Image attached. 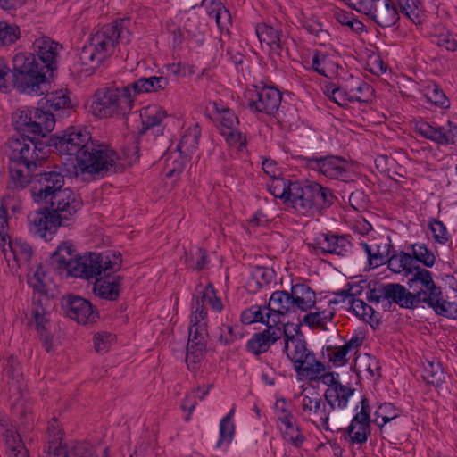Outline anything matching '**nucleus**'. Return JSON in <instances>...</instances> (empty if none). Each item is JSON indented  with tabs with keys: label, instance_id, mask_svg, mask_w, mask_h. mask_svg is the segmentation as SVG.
Instances as JSON below:
<instances>
[{
	"label": "nucleus",
	"instance_id": "f257e3e1",
	"mask_svg": "<svg viewBox=\"0 0 457 457\" xmlns=\"http://www.w3.org/2000/svg\"><path fill=\"white\" fill-rule=\"evenodd\" d=\"M399 306L404 309H432L436 315L457 319V304L448 301L442 287L434 280V274L426 268H417L407 280V287L398 283Z\"/></svg>",
	"mask_w": 457,
	"mask_h": 457
},
{
	"label": "nucleus",
	"instance_id": "f03ea898",
	"mask_svg": "<svg viewBox=\"0 0 457 457\" xmlns=\"http://www.w3.org/2000/svg\"><path fill=\"white\" fill-rule=\"evenodd\" d=\"M129 21L117 20L104 25L96 32L82 47L79 59L85 70H95L111 57L119 44V40L129 41L127 29Z\"/></svg>",
	"mask_w": 457,
	"mask_h": 457
},
{
	"label": "nucleus",
	"instance_id": "7ed1b4c3",
	"mask_svg": "<svg viewBox=\"0 0 457 457\" xmlns=\"http://www.w3.org/2000/svg\"><path fill=\"white\" fill-rule=\"evenodd\" d=\"M36 185L31 189L33 200L44 205L65 206L72 212H78L82 201L78 194L70 187H63L64 176L60 170H53L35 174Z\"/></svg>",
	"mask_w": 457,
	"mask_h": 457
},
{
	"label": "nucleus",
	"instance_id": "20e7f679",
	"mask_svg": "<svg viewBox=\"0 0 457 457\" xmlns=\"http://www.w3.org/2000/svg\"><path fill=\"white\" fill-rule=\"evenodd\" d=\"M335 200L332 190L317 182H307L304 185L294 182L287 205L300 215L314 217L323 214Z\"/></svg>",
	"mask_w": 457,
	"mask_h": 457
},
{
	"label": "nucleus",
	"instance_id": "39448f33",
	"mask_svg": "<svg viewBox=\"0 0 457 457\" xmlns=\"http://www.w3.org/2000/svg\"><path fill=\"white\" fill-rule=\"evenodd\" d=\"M118 154L109 145L91 140L81 152L75 168L81 174H89L94 178H104L123 169L119 162Z\"/></svg>",
	"mask_w": 457,
	"mask_h": 457
},
{
	"label": "nucleus",
	"instance_id": "423d86ee",
	"mask_svg": "<svg viewBox=\"0 0 457 457\" xmlns=\"http://www.w3.org/2000/svg\"><path fill=\"white\" fill-rule=\"evenodd\" d=\"M13 87L27 94H38L46 72L33 53H19L12 59Z\"/></svg>",
	"mask_w": 457,
	"mask_h": 457
},
{
	"label": "nucleus",
	"instance_id": "0eeeda50",
	"mask_svg": "<svg viewBox=\"0 0 457 457\" xmlns=\"http://www.w3.org/2000/svg\"><path fill=\"white\" fill-rule=\"evenodd\" d=\"M64 432L57 419L53 418L47 425L44 451L54 457H92L98 455L97 448L86 441L63 443Z\"/></svg>",
	"mask_w": 457,
	"mask_h": 457
},
{
	"label": "nucleus",
	"instance_id": "6e6552de",
	"mask_svg": "<svg viewBox=\"0 0 457 457\" xmlns=\"http://www.w3.org/2000/svg\"><path fill=\"white\" fill-rule=\"evenodd\" d=\"M95 96L91 108L94 115L99 118L125 115L134 105V98L129 85L98 89Z\"/></svg>",
	"mask_w": 457,
	"mask_h": 457
},
{
	"label": "nucleus",
	"instance_id": "1a4fd4ad",
	"mask_svg": "<svg viewBox=\"0 0 457 457\" xmlns=\"http://www.w3.org/2000/svg\"><path fill=\"white\" fill-rule=\"evenodd\" d=\"M76 212L62 205L60 211L55 206L45 205L42 209L29 214V232L46 241H50L59 227L70 225Z\"/></svg>",
	"mask_w": 457,
	"mask_h": 457
},
{
	"label": "nucleus",
	"instance_id": "9d476101",
	"mask_svg": "<svg viewBox=\"0 0 457 457\" xmlns=\"http://www.w3.org/2000/svg\"><path fill=\"white\" fill-rule=\"evenodd\" d=\"M70 270L69 277L87 280L96 279L104 273H113L121 267V254L115 252L103 253H89L75 259Z\"/></svg>",
	"mask_w": 457,
	"mask_h": 457
},
{
	"label": "nucleus",
	"instance_id": "9b49d317",
	"mask_svg": "<svg viewBox=\"0 0 457 457\" xmlns=\"http://www.w3.org/2000/svg\"><path fill=\"white\" fill-rule=\"evenodd\" d=\"M284 351L298 375L312 380L326 370L324 363L318 361L313 352L307 348L306 341L298 336H289L287 333Z\"/></svg>",
	"mask_w": 457,
	"mask_h": 457
},
{
	"label": "nucleus",
	"instance_id": "f8f14e48",
	"mask_svg": "<svg viewBox=\"0 0 457 457\" xmlns=\"http://www.w3.org/2000/svg\"><path fill=\"white\" fill-rule=\"evenodd\" d=\"M351 9L370 17L381 28L395 26L400 14L394 0H343Z\"/></svg>",
	"mask_w": 457,
	"mask_h": 457
},
{
	"label": "nucleus",
	"instance_id": "ddd939ff",
	"mask_svg": "<svg viewBox=\"0 0 457 457\" xmlns=\"http://www.w3.org/2000/svg\"><path fill=\"white\" fill-rule=\"evenodd\" d=\"M42 144H37L28 135L12 138L9 146L12 149L11 161L13 164L23 165L29 172H34L46 159Z\"/></svg>",
	"mask_w": 457,
	"mask_h": 457
},
{
	"label": "nucleus",
	"instance_id": "4468645a",
	"mask_svg": "<svg viewBox=\"0 0 457 457\" xmlns=\"http://www.w3.org/2000/svg\"><path fill=\"white\" fill-rule=\"evenodd\" d=\"M91 140V134L86 129L69 127L61 136H55L51 138V145L54 146L56 151L62 155H74L77 162L81 152L85 150Z\"/></svg>",
	"mask_w": 457,
	"mask_h": 457
},
{
	"label": "nucleus",
	"instance_id": "2eb2a0df",
	"mask_svg": "<svg viewBox=\"0 0 457 457\" xmlns=\"http://www.w3.org/2000/svg\"><path fill=\"white\" fill-rule=\"evenodd\" d=\"M248 107L253 112L274 115L282 100L281 92L273 86L253 85L247 92Z\"/></svg>",
	"mask_w": 457,
	"mask_h": 457
},
{
	"label": "nucleus",
	"instance_id": "dca6fc26",
	"mask_svg": "<svg viewBox=\"0 0 457 457\" xmlns=\"http://www.w3.org/2000/svg\"><path fill=\"white\" fill-rule=\"evenodd\" d=\"M303 161L307 168L330 179L346 180L349 177V165L347 161L338 156L304 157Z\"/></svg>",
	"mask_w": 457,
	"mask_h": 457
},
{
	"label": "nucleus",
	"instance_id": "f3484780",
	"mask_svg": "<svg viewBox=\"0 0 457 457\" xmlns=\"http://www.w3.org/2000/svg\"><path fill=\"white\" fill-rule=\"evenodd\" d=\"M302 410L317 428L332 430L328 423L329 416L333 411L332 407L327 403L326 400L323 401L318 392L312 390L303 395Z\"/></svg>",
	"mask_w": 457,
	"mask_h": 457
},
{
	"label": "nucleus",
	"instance_id": "a211bd4d",
	"mask_svg": "<svg viewBox=\"0 0 457 457\" xmlns=\"http://www.w3.org/2000/svg\"><path fill=\"white\" fill-rule=\"evenodd\" d=\"M62 306L67 316L78 323L84 325L93 323L98 318V313L94 310L92 303L79 295H69L64 296Z\"/></svg>",
	"mask_w": 457,
	"mask_h": 457
},
{
	"label": "nucleus",
	"instance_id": "6ab92c4d",
	"mask_svg": "<svg viewBox=\"0 0 457 457\" xmlns=\"http://www.w3.org/2000/svg\"><path fill=\"white\" fill-rule=\"evenodd\" d=\"M361 405L360 411L353 416L350 425L345 430L352 444L361 445L370 435V408L368 399L362 398Z\"/></svg>",
	"mask_w": 457,
	"mask_h": 457
},
{
	"label": "nucleus",
	"instance_id": "aec40b11",
	"mask_svg": "<svg viewBox=\"0 0 457 457\" xmlns=\"http://www.w3.org/2000/svg\"><path fill=\"white\" fill-rule=\"evenodd\" d=\"M32 49L46 73L57 70L60 53L62 50L60 43L49 37H41L33 42Z\"/></svg>",
	"mask_w": 457,
	"mask_h": 457
},
{
	"label": "nucleus",
	"instance_id": "412c9836",
	"mask_svg": "<svg viewBox=\"0 0 457 457\" xmlns=\"http://www.w3.org/2000/svg\"><path fill=\"white\" fill-rule=\"evenodd\" d=\"M287 330L278 325H269L262 332L254 333L247 341L246 350L254 354L260 355L269 351L270 346L281 337L286 338Z\"/></svg>",
	"mask_w": 457,
	"mask_h": 457
},
{
	"label": "nucleus",
	"instance_id": "4be33fe9",
	"mask_svg": "<svg viewBox=\"0 0 457 457\" xmlns=\"http://www.w3.org/2000/svg\"><path fill=\"white\" fill-rule=\"evenodd\" d=\"M415 129L423 137L440 145L454 144L457 140V125L450 120L447 122V129L436 127L426 121L417 122Z\"/></svg>",
	"mask_w": 457,
	"mask_h": 457
},
{
	"label": "nucleus",
	"instance_id": "5701e85b",
	"mask_svg": "<svg viewBox=\"0 0 457 457\" xmlns=\"http://www.w3.org/2000/svg\"><path fill=\"white\" fill-rule=\"evenodd\" d=\"M238 124V119L234 112L229 108H222L219 127L220 132L228 145L242 149L246 146V138L237 128Z\"/></svg>",
	"mask_w": 457,
	"mask_h": 457
},
{
	"label": "nucleus",
	"instance_id": "b1692460",
	"mask_svg": "<svg viewBox=\"0 0 457 457\" xmlns=\"http://www.w3.org/2000/svg\"><path fill=\"white\" fill-rule=\"evenodd\" d=\"M311 245L323 253L339 256H345L351 249V243L346 236H337L330 232L316 237Z\"/></svg>",
	"mask_w": 457,
	"mask_h": 457
},
{
	"label": "nucleus",
	"instance_id": "393cba45",
	"mask_svg": "<svg viewBox=\"0 0 457 457\" xmlns=\"http://www.w3.org/2000/svg\"><path fill=\"white\" fill-rule=\"evenodd\" d=\"M255 33L261 45L262 46L265 44L270 50V54H280L285 39L280 24L276 26H272L268 23L257 24Z\"/></svg>",
	"mask_w": 457,
	"mask_h": 457
},
{
	"label": "nucleus",
	"instance_id": "a878e982",
	"mask_svg": "<svg viewBox=\"0 0 457 457\" xmlns=\"http://www.w3.org/2000/svg\"><path fill=\"white\" fill-rule=\"evenodd\" d=\"M77 257L72 243L65 241L51 254L49 264L59 275L69 277L70 270Z\"/></svg>",
	"mask_w": 457,
	"mask_h": 457
},
{
	"label": "nucleus",
	"instance_id": "bb28decb",
	"mask_svg": "<svg viewBox=\"0 0 457 457\" xmlns=\"http://www.w3.org/2000/svg\"><path fill=\"white\" fill-rule=\"evenodd\" d=\"M266 311L272 313V323L278 325L281 316L289 312H295L297 309L294 302L292 293L285 290H277L270 297Z\"/></svg>",
	"mask_w": 457,
	"mask_h": 457
},
{
	"label": "nucleus",
	"instance_id": "cd10ccee",
	"mask_svg": "<svg viewBox=\"0 0 457 457\" xmlns=\"http://www.w3.org/2000/svg\"><path fill=\"white\" fill-rule=\"evenodd\" d=\"M208 332L189 331L187 345L186 362L189 369H195L203 361L207 345Z\"/></svg>",
	"mask_w": 457,
	"mask_h": 457
},
{
	"label": "nucleus",
	"instance_id": "c85d7f7f",
	"mask_svg": "<svg viewBox=\"0 0 457 457\" xmlns=\"http://www.w3.org/2000/svg\"><path fill=\"white\" fill-rule=\"evenodd\" d=\"M121 277L112 273H104L96 278L93 285V293L104 300L116 301L120 294Z\"/></svg>",
	"mask_w": 457,
	"mask_h": 457
},
{
	"label": "nucleus",
	"instance_id": "c756f323",
	"mask_svg": "<svg viewBox=\"0 0 457 457\" xmlns=\"http://www.w3.org/2000/svg\"><path fill=\"white\" fill-rule=\"evenodd\" d=\"M0 426L4 430L3 435L5 442L6 453L9 457H29V452L15 427L12 424H9L5 419L0 420Z\"/></svg>",
	"mask_w": 457,
	"mask_h": 457
},
{
	"label": "nucleus",
	"instance_id": "7c9ffc66",
	"mask_svg": "<svg viewBox=\"0 0 457 457\" xmlns=\"http://www.w3.org/2000/svg\"><path fill=\"white\" fill-rule=\"evenodd\" d=\"M46 107L48 112L55 114V117L69 116L74 105L67 91L59 90L51 92L46 96Z\"/></svg>",
	"mask_w": 457,
	"mask_h": 457
},
{
	"label": "nucleus",
	"instance_id": "2f4dec72",
	"mask_svg": "<svg viewBox=\"0 0 457 457\" xmlns=\"http://www.w3.org/2000/svg\"><path fill=\"white\" fill-rule=\"evenodd\" d=\"M207 331V309L202 294L195 291L191 302L190 327L189 331Z\"/></svg>",
	"mask_w": 457,
	"mask_h": 457
},
{
	"label": "nucleus",
	"instance_id": "473e14b6",
	"mask_svg": "<svg viewBox=\"0 0 457 457\" xmlns=\"http://www.w3.org/2000/svg\"><path fill=\"white\" fill-rule=\"evenodd\" d=\"M166 117V111L159 105H148L143 108L140 112L142 129L139 134H145L152 129H156L157 132H162V121Z\"/></svg>",
	"mask_w": 457,
	"mask_h": 457
},
{
	"label": "nucleus",
	"instance_id": "72a5a7b5",
	"mask_svg": "<svg viewBox=\"0 0 457 457\" xmlns=\"http://www.w3.org/2000/svg\"><path fill=\"white\" fill-rule=\"evenodd\" d=\"M387 267L395 274L404 272L408 278L415 273L417 268H421L420 265L413 263L411 253L403 251H394L387 260Z\"/></svg>",
	"mask_w": 457,
	"mask_h": 457
},
{
	"label": "nucleus",
	"instance_id": "f704fd0d",
	"mask_svg": "<svg viewBox=\"0 0 457 457\" xmlns=\"http://www.w3.org/2000/svg\"><path fill=\"white\" fill-rule=\"evenodd\" d=\"M6 249L9 259H12L18 267L28 265L33 254L31 246L21 239H10ZM8 265L11 266V262Z\"/></svg>",
	"mask_w": 457,
	"mask_h": 457
},
{
	"label": "nucleus",
	"instance_id": "c9c22d12",
	"mask_svg": "<svg viewBox=\"0 0 457 457\" xmlns=\"http://www.w3.org/2000/svg\"><path fill=\"white\" fill-rule=\"evenodd\" d=\"M169 85V80L163 76L142 77L129 84L133 98L140 93H151L163 90Z\"/></svg>",
	"mask_w": 457,
	"mask_h": 457
},
{
	"label": "nucleus",
	"instance_id": "e433bc0d",
	"mask_svg": "<svg viewBox=\"0 0 457 457\" xmlns=\"http://www.w3.org/2000/svg\"><path fill=\"white\" fill-rule=\"evenodd\" d=\"M354 389L350 386L337 385L332 388H327L324 393V399L332 407L343 409L347 406L350 397L353 395Z\"/></svg>",
	"mask_w": 457,
	"mask_h": 457
},
{
	"label": "nucleus",
	"instance_id": "4c0bfd02",
	"mask_svg": "<svg viewBox=\"0 0 457 457\" xmlns=\"http://www.w3.org/2000/svg\"><path fill=\"white\" fill-rule=\"evenodd\" d=\"M291 293L296 309L302 312L311 310L316 303L315 292L305 284H295L291 287Z\"/></svg>",
	"mask_w": 457,
	"mask_h": 457
},
{
	"label": "nucleus",
	"instance_id": "58836bf2",
	"mask_svg": "<svg viewBox=\"0 0 457 457\" xmlns=\"http://www.w3.org/2000/svg\"><path fill=\"white\" fill-rule=\"evenodd\" d=\"M32 314L43 346L46 352H49L52 349V337L46 328V325L49 320L48 318L46 317L47 313L45 308L39 303L34 302Z\"/></svg>",
	"mask_w": 457,
	"mask_h": 457
},
{
	"label": "nucleus",
	"instance_id": "ea45409f",
	"mask_svg": "<svg viewBox=\"0 0 457 457\" xmlns=\"http://www.w3.org/2000/svg\"><path fill=\"white\" fill-rule=\"evenodd\" d=\"M55 114L41 108H34L32 125L33 136L46 137L47 133L54 129Z\"/></svg>",
	"mask_w": 457,
	"mask_h": 457
},
{
	"label": "nucleus",
	"instance_id": "a19ab883",
	"mask_svg": "<svg viewBox=\"0 0 457 457\" xmlns=\"http://www.w3.org/2000/svg\"><path fill=\"white\" fill-rule=\"evenodd\" d=\"M350 311H352L360 319L369 323L373 328L379 325V313L374 311L371 306L367 304L361 299H352L350 301Z\"/></svg>",
	"mask_w": 457,
	"mask_h": 457
},
{
	"label": "nucleus",
	"instance_id": "79ce46f5",
	"mask_svg": "<svg viewBox=\"0 0 457 457\" xmlns=\"http://www.w3.org/2000/svg\"><path fill=\"white\" fill-rule=\"evenodd\" d=\"M399 411L390 403H382L375 411L374 422L380 428L381 432H389L388 423L399 419Z\"/></svg>",
	"mask_w": 457,
	"mask_h": 457
},
{
	"label": "nucleus",
	"instance_id": "37998d69",
	"mask_svg": "<svg viewBox=\"0 0 457 457\" xmlns=\"http://www.w3.org/2000/svg\"><path fill=\"white\" fill-rule=\"evenodd\" d=\"M395 287H398V283L383 284L378 288L370 289L366 293V299L370 303H379L382 299L390 300L399 305V297L396 296L398 293H395L398 290Z\"/></svg>",
	"mask_w": 457,
	"mask_h": 457
},
{
	"label": "nucleus",
	"instance_id": "c03bdc74",
	"mask_svg": "<svg viewBox=\"0 0 457 457\" xmlns=\"http://www.w3.org/2000/svg\"><path fill=\"white\" fill-rule=\"evenodd\" d=\"M275 277V271L272 269L257 266L251 274V278L247 282L248 290L256 292L260 288L271 283Z\"/></svg>",
	"mask_w": 457,
	"mask_h": 457
},
{
	"label": "nucleus",
	"instance_id": "a18cd8bd",
	"mask_svg": "<svg viewBox=\"0 0 457 457\" xmlns=\"http://www.w3.org/2000/svg\"><path fill=\"white\" fill-rule=\"evenodd\" d=\"M396 6L401 12L412 23L421 24L423 17V6L420 0H395Z\"/></svg>",
	"mask_w": 457,
	"mask_h": 457
},
{
	"label": "nucleus",
	"instance_id": "49530a36",
	"mask_svg": "<svg viewBox=\"0 0 457 457\" xmlns=\"http://www.w3.org/2000/svg\"><path fill=\"white\" fill-rule=\"evenodd\" d=\"M200 135L198 125L188 128L179 140L177 149L185 156L191 155L198 146Z\"/></svg>",
	"mask_w": 457,
	"mask_h": 457
},
{
	"label": "nucleus",
	"instance_id": "de8ad7c7",
	"mask_svg": "<svg viewBox=\"0 0 457 457\" xmlns=\"http://www.w3.org/2000/svg\"><path fill=\"white\" fill-rule=\"evenodd\" d=\"M262 309L259 305H252L245 309L241 313V321L245 325H251L255 322H261L265 324L267 327L272 325V313L269 311L263 312Z\"/></svg>",
	"mask_w": 457,
	"mask_h": 457
},
{
	"label": "nucleus",
	"instance_id": "09e8293b",
	"mask_svg": "<svg viewBox=\"0 0 457 457\" xmlns=\"http://www.w3.org/2000/svg\"><path fill=\"white\" fill-rule=\"evenodd\" d=\"M9 196H5L1 201L0 205V250L4 255V258L8 263H10V259L8 257L6 244L9 241L11 237L9 236V224H8V217H7V205H8Z\"/></svg>",
	"mask_w": 457,
	"mask_h": 457
},
{
	"label": "nucleus",
	"instance_id": "8fccbe9b",
	"mask_svg": "<svg viewBox=\"0 0 457 457\" xmlns=\"http://www.w3.org/2000/svg\"><path fill=\"white\" fill-rule=\"evenodd\" d=\"M34 108L24 107L16 111L13 113L12 120L15 129L21 132V135L29 133L33 135V121Z\"/></svg>",
	"mask_w": 457,
	"mask_h": 457
},
{
	"label": "nucleus",
	"instance_id": "3c124183",
	"mask_svg": "<svg viewBox=\"0 0 457 457\" xmlns=\"http://www.w3.org/2000/svg\"><path fill=\"white\" fill-rule=\"evenodd\" d=\"M423 95L428 102L436 107L442 109H447L450 107V100L438 84H428L424 87Z\"/></svg>",
	"mask_w": 457,
	"mask_h": 457
},
{
	"label": "nucleus",
	"instance_id": "603ef678",
	"mask_svg": "<svg viewBox=\"0 0 457 457\" xmlns=\"http://www.w3.org/2000/svg\"><path fill=\"white\" fill-rule=\"evenodd\" d=\"M15 165L12 163L10 167V178L7 187L11 190L20 191L29 184L31 179H35V174L34 172L29 173V170L25 173L22 170L16 168Z\"/></svg>",
	"mask_w": 457,
	"mask_h": 457
},
{
	"label": "nucleus",
	"instance_id": "864d4df0",
	"mask_svg": "<svg viewBox=\"0 0 457 457\" xmlns=\"http://www.w3.org/2000/svg\"><path fill=\"white\" fill-rule=\"evenodd\" d=\"M183 259L189 269L195 270H204L209 262L207 251L200 247H194L186 251Z\"/></svg>",
	"mask_w": 457,
	"mask_h": 457
},
{
	"label": "nucleus",
	"instance_id": "5fc2aeb1",
	"mask_svg": "<svg viewBox=\"0 0 457 457\" xmlns=\"http://www.w3.org/2000/svg\"><path fill=\"white\" fill-rule=\"evenodd\" d=\"M235 410L231 409L230 411L221 419L220 422V438L217 442L216 447H220L223 444L228 445L235 435V425L232 421Z\"/></svg>",
	"mask_w": 457,
	"mask_h": 457
},
{
	"label": "nucleus",
	"instance_id": "6e6d98bb",
	"mask_svg": "<svg viewBox=\"0 0 457 457\" xmlns=\"http://www.w3.org/2000/svg\"><path fill=\"white\" fill-rule=\"evenodd\" d=\"M413 263L420 262L426 268H432L436 263V256L425 244H413L411 245Z\"/></svg>",
	"mask_w": 457,
	"mask_h": 457
},
{
	"label": "nucleus",
	"instance_id": "4d7b16f0",
	"mask_svg": "<svg viewBox=\"0 0 457 457\" xmlns=\"http://www.w3.org/2000/svg\"><path fill=\"white\" fill-rule=\"evenodd\" d=\"M293 183L294 182L287 180L280 176L278 178L270 179V181L267 183V187L269 192L273 196L283 199L284 203L287 204L289 191L293 186Z\"/></svg>",
	"mask_w": 457,
	"mask_h": 457
},
{
	"label": "nucleus",
	"instance_id": "13d9d810",
	"mask_svg": "<svg viewBox=\"0 0 457 457\" xmlns=\"http://www.w3.org/2000/svg\"><path fill=\"white\" fill-rule=\"evenodd\" d=\"M423 378L428 384L440 385L445 380V373L440 363L428 361L424 364Z\"/></svg>",
	"mask_w": 457,
	"mask_h": 457
},
{
	"label": "nucleus",
	"instance_id": "bf43d9fd",
	"mask_svg": "<svg viewBox=\"0 0 457 457\" xmlns=\"http://www.w3.org/2000/svg\"><path fill=\"white\" fill-rule=\"evenodd\" d=\"M196 292L202 294V298H204V301L209 303V305L213 311L218 312H220L222 311L223 304L221 303V300L216 295V291L211 284H208L206 286H203L201 284L197 285Z\"/></svg>",
	"mask_w": 457,
	"mask_h": 457
},
{
	"label": "nucleus",
	"instance_id": "052dcab7",
	"mask_svg": "<svg viewBox=\"0 0 457 457\" xmlns=\"http://www.w3.org/2000/svg\"><path fill=\"white\" fill-rule=\"evenodd\" d=\"M332 100L339 105H345L347 102H362L364 101L357 93L354 88H350L349 91L342 87H336L331 92Z\"/></svg>",
	"mask_w": 457,
	"mask_h": 457
},
{
	"label": "nucleus",
	"instance_id": "680f3d73",
	"mask_svg": "<svg viewBox=\"0 0 457 457\" xmlns=\"http://www.w3.org/2000/svg\"><path fill=\"white\" fill-rule=\"evenodd\" d=\"M20 37V29L15 24L0 21V45L14 43Z\"/></svg>",
	"mask_w": 457,
	"mask_h": 457
},
{
	"label": "nucleus",
	"instance_id": "e2e57ef3",
	"mask_svg": "<svg viewBox=\"0 0 457 457\" xmlns=\"http://www.w3.org/2000/svg\"><path fill=\"white\" fill-rule=\"evenodd\" d=\"M4 375L11 380L12 383H20L22 379V371L21 367L18 360L11 355L9 356L4 367Z\"/></svg>",
	"mask_w": 457,
	"mask_h": 457
},
{
	"label": "nucleus",
	"instance_id": "0e129e2a",
	"mask_svg": "<svg viewBox=\"0 0 457 457\" xmlns=\"http://www.w3.org/2000/svg\"><path fill=\"white\" fill-rule=\"evenodd\" d=\"M334 312H315L306 314L303 320L310 327H325L328 322L332 320Z\"/></svg>",
	"mask_w": 457,
	"mask_h": 457
},
{
	"label": "nucleus",
	"instance_id": "69168bd1",
	"mask_svg": "<svg viewBox=\"0 0 457 457\" xmlns=\"http://www.w3.org/2000/svg\"><path fill=\"white\" fill-rule=\"evenodd\" d=\"M284 438L292 443L293 445L298 447L304 440V436L301 433L295 420L290 422V425H285L284 429L280 427Z\"/></svg>",
	"mask_w": 457,
	"mask_h": 457
},
{
	"label": "nucleus",
	"instance_id": "338daca9",
	"mask_svg": "<svg viewBox=\"0 0 457 457\" xmlns=\"http://www.w3.org/2000/svg\"><path fill=\"white\" fill-rule=\"evenodd\" d=\"M275 414L277 420L283 426L290 425V422L295 420L285 399L277 400L275 403Z\"/></svg>",
	"mask_w": 457,
	"mask_h": 457
},
{
	"label": "nucleus",
	"instance_id": "774afa93",
	"mask_svg": "<svg viewBox=\"0 0 457 457\" xmlns=\"http://www.w3.org/2000/svg\"><path fill=\"white\" fill-rule=\"evenodd\" d=\"M46 277V273L41 265L37 266L36 270L32 275L28 276V284L36 292L39 294H44L46 292V287L44 282Z\"/></svg>",
	"mask_w": 457,
	"mask_h": 457
}]
</instances>
